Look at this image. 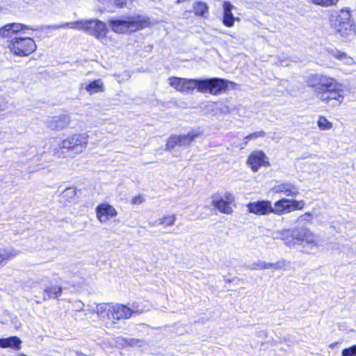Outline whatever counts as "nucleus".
I'll return each instance as SVG.
<instances>
[{"label":"nucleus","mask_w":356,"mask_h":356,"mask_svg":"<svg viewBox=\"0 0 356 356\" xmlns=\"http://www.w3.org/2000/svg\"><path fill=\"white\" fill-rule=\"evenodd\" d=\"M134 341L138 342V340H134L133 339H129V343L131 344V345H133Z\"/></svg>","instance_id":"nucleus-43"},{"label":"nucleus","mask_w":356,"mask_h":356,"mask_svg":"<svg viewBox=\"0 0 356 356\" xmlns=\"http://www.w3.org/2000/svg\"><path fill=\"white\" fill-rule=\"evenodd\" d=\"M22 343V340L15 336L0 339V347L3 348H10L13 350H19Z\"/></svg>","instance_id":"nucleus-20"},{"label":"nucleus","mask_w":356,"mask_h":356,"mask_svg":"<svg viewBox=\"0 0 356 356\" xmlns=\"http://www.w3.org/2000/svg\"><path fill=\"white\" fill-rule=\"evenodd\" d=\"M247 207L250 213L259 216L267 215L272 211V204L268 200L250 202Z\"/></svg>","instance_id":"nucleus-11"},{"label":"nucleus","mask_w":356,"mask_h":356,"mask_svg":"<svg viewBox=\"0 0 356 356\" xmlns=\"http://www.w3.org/2000/svg\"><path fill=\"white\" fill-rule=\"evenodd\" d=\"M170 86L181 92H189L197 89L200 92H207L217 95L225 92L229 84L234 83L219 78L205 79H186L171 76L168 79Z\"/></svg>","instance_id":"nucleus-1"},{"label":"nucleus","mask_w":356,"mask_h":356,"mask_svg":"<svg viewBox=\"0 0 356 356\" xmlns=\"http://www.w3.org/2000/svg\"><path fill=\"white\" fill-rule=\"evenodd\" d=\"M26 29L36 30L33 27L19 23L8 24L0 29V35L3 38H11L14 34Z\"/></svg>","instance_id":"nucleus-12"},{"label":"nucleus","mask_w":356,"mask_h":356,"mask_svg":"<svg viewBox=\"0 0 356 356\" xmlns=\"http://www.w3.org/2000/svg\"><path fill=\"white\" fill-rule=\"evenodd\" d=\"M70 122V115L65 114L52 118L48 122V127L53 130H61L67 127Z\"/></svg>","instance_id":"nucleus-17"},{"label":"nucleus","mask_w":356,"mask_h":356,"mask_svg":"<svg viewBox=\"0 0 356 356\" xmlns=\"http://www.w3.org/2000/svg\"><path fill=\"white\" fill-rule=\"evenodd\" d=\"M77 190L74 187L65 188L60 195L59 202L65 206L76 203L77 202Z\"/></svg>","instance_id":"nucleus-18"},{"label":"nucleus","mask_w":356,"mask_h":356,"mask_svg":"<svg viewBox=\"0 0 356 356\" xmlns=\"http://www.w3.org/2000/svg\"><path fill=\"white\" fill-rule=\"evenodd\" d=\"M89 136L86 133L74 134L61 140L54 149L58 158L74 157L87 148Z\"/></svg>","instance_id":"nucleus-3"},{"label":"nucleus","mask_w":356,"mask_h":356,"mask_svg":"<svg viewBox=\"0 0 356 356\" xmlns=\"http://www.w3.org/2000/svg\"><path fill=\"white\" fill-rule=\"evenodd\" d=\"M177 145H179V135H174L170 137L169 139L168 140L166 144V149H172Z\"/></svg>","instance_id":"nucleus-33"},{"label":"nucleus","mask_w":356,"mask_h":356,"mask_svg":"<svg viewBox=\"0 0 356 356\" xmlns=\"http://www.w3.org/2000/svg\"><path fill=\"white\" fill-rule=\"evenodd\" d=\"M235 201L234 196L229 192H226L222 196L213 195L211 197V205L220 213L230 215L233 212L231 204Z\"/></svg>","instance_id":"nucleus-9"},{"label":"nucleus","mask_w":356,"mask_h":356,"mask_svg":"<svg viewBox=\"0 0 356 356\" xmlns=\"http://www.w3.org/2000/svg\"><path fill=\"white\" fill-rule=\"evenodd\" d=\"M339 0H311L314 4L323 7H328L336 5Z\"/></svg>","instance_id":"nucleus-31"},{"label":"nucleus","mask_w":356,"mask_h":356,"mask_svg":"<svg viewBox=\"0 0 356 356\" xmlns=\"http://www.w3.org/2000/svg\"><path fill=\"white\" fill-rule=\"evenodd\" d=\"M44 280H47V277H45L44 279H38V280H35V282L34 283H33V284H36V283H41L42 282L44 281Z\"/></svg>","instance_id":"nucleus-42"},{"label":"nucleus","mask_w":356,"mask_h":356,"mask_svg":"<svg viewBox=\"0 0 356 356\" xmlns=\"http://www.w3.org/2000/svg\"><path fill=\"white\" fill-rule=\"evenodd\" d=\"M312 215L309 213H306L302 215L300 218L302 220H310Z\"/></svg>","instance_id":"nucleus-40"},{"label":"nucleus","mask_w":356,"mask_h":356,"mask_svg":"<svg viewBox=\"0 0 356 356\" xmlns=\"http://www.w3.org/2000/svg\"><path fill=\"white\" fill-rule=\"evenodd\" d=\"M17 254V251L13 249L0 248V265H5Z\"/></svg>","instance_id":"nucleus-24"},{"label":"nucleus","mask_w":356,"mask_h":356,"mask_svg":"<svg viewBox=\"0 0 356 356\" xmlns=\"http://www.w3.org/2000/svg\"><path fill=\"white\" fill-rule=\"evenodd\" d=\"M79 305H81V306H77V307H76V310L77 312H81V311H82V310H83V307H82V306H83V303H82V302H80V303H79Z\"/></svg>","instance_id":"nucleus-41"},{"label":"nucleus","mask_w":356,"mask_h":356,"mask_svg":"<svg viewBox=\"0 0 356 356\" xmlns=\"http://www.w3.org/2000/svg\"><path fill=\"white\" fill-rule=\"evenodd\" d=\"M81 88L85 89L90 95H93L104 91V85L101 79H96L88 84H81Z\"/></svg>","instance_id":"nucleus-21"},{"label":"nucleus","mask_w":356,"mask_h":356,"mask_svg":"<svg viewBox=\"0 0 356 356\" xmlns=\"http://www.w3.org/2000/svg\"><path fill=\"white\" fill-rule=\"evenodd\" d=\"M289 201L290 211L302 209L305 206V202L303 200H295L289 199Z\"/></svg>","instance_id":"nucleus-32"},{"label":"nucleus","mask_w":356,"mask_h":356,"mask_svg":"<svg viewBox=\"0 0 356 356\" xmlns=\"http://www.w3.org/2000/svg\"><path fill=\"white\" fill-rule=\"evenodd\" d=\"M19 356H26V355L24 354H20Z\"/></svg>","instance_id":"nucleus-45"},{"label":"nucleus","mask_w":356,"mask_h":356,"mask_svg":"<svg viewBox=\"0 0 356 356\" xmlns=\"http://www.w3.org/2000/svg\"><path fill=\"white\" fill-rule=\"evenodd\" d=\"M318 126L321 130H329L332 128V124L323 116L319 118Z\"/></svg>","instance_id":"nucleus-29"},{"label":"nucleus","mask_w":356,"mask_h":356,"mask_svg":"<svg viewBox=\"0 0 356 356\" xmlns=\"http://www.w3.org/2000/svg\"><path fill=\"white\" fill-rule=\"evenodd\" d=\"M8 48L14 54L27 56L36 50L35 41L31 38H15L10 41Z\"/></svg>","instance_id":"nucleus-8"},{"label":"nucleus","mask_w":356,"mask_h":356,"mask_svg":"<svg viewBox=\"0 0 356 356\" xmlns=\"http://www.w3.org/2000/svg\"><path fill=\"white\" fill-rule=\"evenodd\" d=\"M274 239H282L285 244L291 246L297 242H305L309 244H316V236L306 227H296L293 229H284L273 234Z\"/></svg>","instance_id":"nucleus-4"},{"label":"nucleus","mask_w":356,"mask_h":356,"mask_svg":"<svg viewBox=\"0 0 356 356\" xmlns=\"http://www.w3.org/2000/svg\"><path fill=\"white\" fill-rule=\"evenodd\" d=\"M62 292L63 289L60 286L54 285L46 287L44 289L42 300L45 301L50 298H57L62 294Z\"/></svg>","instance_id":"nucleus-23"},{"label":"nucleus","mask_w":356,"mask_h":356,"mask_svg":"<svg viewBox=\"0 0 356 356\" xmlns=\"http://www.w3.org/2000/svg\"><path fill=\"white\" fill-rule=\"evenodd\" d=\"M131 0H115V3L118 7L122 8L125 6L128 1Z\"/></svg>","instance_id":"nucleus-39"},{"label":"nucleus","mask_w":356,"mask_h":356,"mask_svg":"<svg viewBox=\"0 0 356 356\" xmlns=\"http://www.w3.org/2000/svg\"><path fill=\"white\" fill-rule=\"evenodd\" d=\"M272 190L275 193H281L291 197H295L299 194V188L291 182L282 183L274 186Z\"/></svg>","instance_id":"nucleus-15"},{"label":"nucleus","mask_w":356,"mask_h":356,"mask_svg":"<svg viewBox=\"0 0 356 356\" xmlns=\"http://www.w3.org/2000/svg\"><path fill=\"white\" fill-rule=\"evenodd\" d=\"M307 85L313 88L317 97L325 103L331 100H336L340 104L343 98V91L340 89L341 85L337 81L326 75L314 74L308 76Z\"/></svg>","instance_id":"nucleus-2"},{"label":"nucleus","mask_w":356,"mask_h":356,"mask_svg":"<svg viewBox=\"0 0 356 356\" xmlns=\"http://www.w3.org/2000/svg\"><path fill=\"white\" fill-rule=\"evenodd\" d=\"M74 29L84 31L100 41L106 39L108 32L106 24L97 19L75 21Z\"/></svg>","instance_id":"nucleus-6"},{"label":"nucleus","mask_w":356,"mask_h":356,"mask_svg":"<svg viewBox=\"0 0 356 356\" xmlns=\"http://www.w3.org/2000/svg\"><path fill=\"white\" fill-rule=\"evenodd\" d=\"M195 14L198 16L205 17L209 13V7L206 3L197 1L193 4Z\"/></svg>","instance_id":"nucleus-26"},{"label":"nucleus","mask_w":356,"mask_h":356,"mask_svg":"<svg viewBox=\"0 0 356 356\" xmlns=\"http://www.w3.org/2000/svg\"><path fill=\"white\" fill-rule=\"evenodd\" d=\"M199 134V132L192 131L186 135H179V145L188 146Z\"/></svg>","instance_id":"nucleus-25"},{"label":"nucleus","mask_w":356,"mask_h":356,"mask_svg":"<svg viewBox=\"0 0 356 356\" xmlns=\"http://www.w3.org/2000/svg\"><path fill=\"white\" fill-rule=\"evenodd\" d=\"M269 265H270V268H273L275 270H278V269L284 268L286 265V261L282 260V261H278L275 263H269Z\"/></svg>","instance_id":"nucleus-37"},{"label":"nucleus","mask_w":356,"mask_h":356,"mask_svg":"<svg viewBox=\"0 0 356 356\" xmlns=\"http://www.w3.org/2000/svg\"><path fill=\"white\" fill-rule=\"evenodd\" d=\"M74 29V22H66L58 25H51L47 27L48 29L56 30L59 29Z\"/></svg>","instance_id":"nucleus-34"},{"label":"nucleus","mask_w":356,"mask_h":356,"mask_svg":"<svg viewBox=\"0 0 356 356\" xmlns=\"http://www.w3.org/2000/svg\"><path fill=\"white\" fill-rule=\"evenodd\" d=\"M111 305L106 303L98 304L95 309L92 312L97 315L99 319L105 320L106 318L110 319V311H111Z\"/></svg>","instance_id":"nucleus-22"},{"label":"nucleus","mask_w":356,"mask_h":356,"mask_svg":"<svg viewBox=\"0 0 356 356\" xmlns=\"http://www.w3.org/2000/svg\"><path fill=\"white\" fill-rule=\"evenodd\" d=\"M143 312V309H130L127 306L122 304H115L111 305V311H110V319L112 321H119L122 319H128L133 314H140Z\"/></svg>","instance_id":"nucleus-10"},{"label":"nucleus","mask_w":356,"mask_h":356,"mask_svg":"<svg viewBox=\"0 0 356 356\" xmlns=\"http://www.w3.org/2000/svg\"><path fill=\"white\" fill-rule=\"evenodd\" d=\"M251 270H264L270 268V265L268 262H266L264 261H258L257 262L252 263L251 266L249 267Z\"/></svg>","instance_id":"nucleus-30"},{"label":"nucleus","mask_w":356,"mask_h":356,"mask_svg":"<svg viewBox=\"0 0 356 356\" xmlns=\"http://www.w3.org/2000/svg\"><path fill=\"white\" fill-rule=\"evenodd\" d=\"M332 55L336 58L342 60L346 65H350L353 63V59L350 56H347L344 52L336 51L333 53Z\"/></svg>","instance_id":"nucleus-28"},{"label":"nucleus","mask_w":356,"mask_h":356,"mask_svg":"<svg viewBox=\"0 0 356 356\" xmlns=\"http://www.w3.org/2000/svg\"><path fill=\"white\" fill-rule=\"evenodd\" d=\"M289 199L283 198L274 203V206H272V211L270 213L281 216L285 213L290 212L289 207Z\"/></svg>","instance_id":"nucleus-19"},{"label":"nucleus","mask_w":356,"mask_h":356,"mask_svg":"<svg viewBox=\"0 0 356 356\" xmlns=\"http://www.w3.org/2000/svg\"><path fill=\"white\" fill-rule=\"evenodd\" d=\"M264 136H265V132L263 131L250 134L248 136L245 137V138H244L245 141L243 143V145H246L248 144V142L249 140H254V139H256L259 137H264Z\"/></svg>","instance_id":"nucleus-35"},{"label":"nucleus","mask_w":356,"mask_h":356,"mask_svg":"<svg viewBox=\"0 0 356 356\" xmlns=\"http://www.w3.org/2000/svg\"><path fill=\"white\" fill-rule=\"evenodd\" d=\"M108 23L111 30L116 33L134 32L146 26V21L140 19L139 16H129L122 19H109Z\"/></svg>","instance_id":"nucleus-7"},{"label":"nucleus","mask_w":356,"mask_h":356,"mask_svg":"<svg viewBox=\"0 0 356 356\" xmlns=\"http://www.w3.org/2000/svg\"><path fill=\"white\" fill-rule=\"evenodd\" d=\"M131 309H140L138 306L135 305V304H133L132 305V307Z\"/></svg>","instance_id":"nucleus-44"},{"label":"nucleus","mask_w":356,"mask_h":356,"mask_svg":"<svg viewBox=\"0 0 356 356\" xmlns=\"http://www.w3.org/2000/svg\"><path fill=\"white\" fill-rule=\"evenodd\" d=\"M281 65H284L283 61L281 62Z\"/></svg>","instance_id":"nucleus-46"},{"label":"nucleus","mask_w":356,"mask_h":356,"mask_svg":"<svg viewBox=\"0 0 356 356\" xmlns=\"http://www.w3.org/2000/svg\"><path fill=\"white\" fill-rule=\"evenodd\" d=\"M342 356H356V345L344 348L341 352Z\"/></svg>","instance_id":"nucleus-36"},{"label":"nucleus","mask_w":356,"mask_h":356,"mask_svg":"<svg viewBox=\"0 0 356 356\" xmlns=\"http://www.w3.org/2000/svg\"><path fill=\"white\" fill-rule=\"evenodd\" d=\"M223 9V18L222 23L227 27H232L234 24L235 20H238V18L234 17L232 13L233 10L236 9L235 6L229 1H223L222 3Z\"/></svg>","instance_id":"nucleus-16"},{"label":"nucleus","mask_w":356,"mask_h":356,"mask_svg":"<svg viewBox=\"0 0 356 356\" xmlns=\"http://www.w3.org/2000/svg\"><path fill=\"white\" fill-rule=\"evenodd\" d=\"M248 164L254 172H257L261 166L269 165L266 155L261 151L253 152L248 159Z\"/></svg>","instance_id":"nucleus-13"},{"label":"nucleus","mask_w":356,"mask_h":356,"mask_svg":"<svg viewBox=\"0 0 356 356\" xmlns=\"http://www.w3.org/2000/svg\"><path fill=\"white\" fill-rule=\"evenodd\" d=\"M350 17V12L346 10L335 12L331 15L332 26L337 34L345 39L353 37L355 33V28Z\"/></svg>","instance_id":"nucleus-5"},{"label":"nucleus","mask_w":356,"mask_h":356,"mask_svg":"<svg viewBox=\"0 0 356 356\" xmlns=\"http://www.w3.org/2000/svg\"><path fill=\"white\" fill-rule=\"evenodd\" d=\"M144 201V198L141 196V195H138V196H136V197H134L133 199H132V203L134 204H141L143 203Z\"/></svg>","instance_id":"nucleus-38"},{"label":"nucleus","mask_w":356,"mask_h":356,"mask_svg":"<svg viewBox=\"0 0 356 356\" xmlns=\"http://www.w3.org/2000/svg\"><path fill=\"white\" fill-rule=\"evenodd\" d=\"M175 220L176 217L175 215L166 216L159 218L155 223L164 226H171L174 225Z\"/></svg>","instance_id":"nucleus-27"},{"label":"nucleus","mask_w":356,"mask_h":356,"mask_svg":"<svg viewBox=\"0 0 356 356\" xmlns=\"http://www.w3.org/2000/svg\"><path fill=\"white\" fill-rule=\"evenodd\" d=\"M95 210L98 220L102 223L106 222L110 218L117 216L116 210L108 204H101Z\"/></svg>","instance_id":"nucleus-14"}]
</instances>
